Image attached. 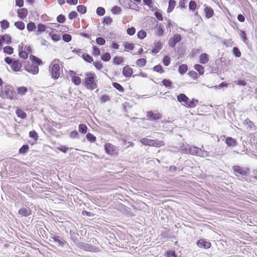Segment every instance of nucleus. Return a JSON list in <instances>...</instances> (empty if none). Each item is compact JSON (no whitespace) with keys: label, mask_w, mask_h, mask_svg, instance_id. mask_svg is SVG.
I'll return each instance as SVG.
<instances>
[{"label":"nucleus","mask_w":257,"mask_h":257,"mask_svg":"<svg viewBox=\"0 0 257 257\" xmlns=\"http://www.w3.org/2000/svg\"><path fill=\"white\" fill-rule=\"evenodd\" d=\"M9 26V22L7 20H4L1 22V27L2 29L6 30L8 29Z\"/></svg>","instance_id":"nucleus-42"},{"label":"nucleus","mask_w":257,"mask_h":257,"mask_svg":"<svg viewBox=\"0 0 257 257\" xmlns=\"http://www.w3.org/2000/svg\"><path fill=\"white\" fill-rule=\"evenodd\" d=\"M239 34L242 41L245 43H247L248 39L247 38L246 34L245 31L239 30Z\"/></svg>","instance_id":"nucleus-33"},{"label":"nucleus","mask_w":257,"mask_h":257,"mask_svg":"<svg viewBox=\"0 0 257 257\" xmlns=\"http://www.w3.org/2000/svg\"><path fill=\"white\" fill-rule=\"evenodd\" d=\"M79 131L82 134H86L87 131V127L84 124H80L78 126Z\"/></svg>","instance_id":"nucleus-40"},{"label":"nucleus","mask_w":257,"mask_h":257,"mask_svg":"<svg viewBox=\"0 0 257 257\" xmlns=\"http://www.w3.org/2000/svg\"><path fill=\"white\" fill-rule=\"evenodd\" d=\"M123 61V58L120 56H115L113 58V62L115 65H119Z\"/></svg>","instance_id":"nucleus-34"},{"label":"nucleus","mask_w":257,"mask_h":257,"mask_svg":"<svg viewBox=\"0 0 257 257\" xmlns=\"http://www.w3.org/2000/svg\"><path fill=\"white\" fill-rule=\"evenodd\" d=\"M204 13L205 14V17L207 19H209L213 16L214 11L211 7L207 6L204 8Z\"/></svg>","instance_id":"nucleus-17"},{"label":"nucleus","mask_w":257,"mask_h":257,"mask_svg":"<svg viewBox=\"0 0 257 257\" xmlns=\"http://www.w3.org/2000/svg\"><path fill=\"white\" fill-rule=\"evenodd\" d=\"M194 68L200 75H203L204 74V67L202 65L196 64L194 65Z\"/></svg>","instance_id":"nucleus-35"},{"label":"nucleus","mask_w":257,"mask_h":257,"mask_svg":"<svg viewBox=\"0 0 257 257\" xmlns=\"http://www.w3.org/2000/svg\"><path fill=\"white\" fill-rule=\"evenodd\" d=\"M31 212L32 211L30 208L27 206H23L18 211L19 215L25 217L30 215L31 214Z\"/></svg>","instance_id":"nucleus-11"},{"label":"nucleus","mask_w":257,"mask_h":257,"mask_svg":"<svg viewBox=\"0 0 257 257\" xmlns=\"http://www.w3.org/2000/svg\"><path fill=\"white\" fill-rule=\"evenodd\" d=\"M14 49L11 46H6L4 48V52L6 54L11 55L13 53Z\"/></svg>","instance_id":"nucleus-44"},{"label":"nucleus","mask_w":257,"mask_h":257,"mask_svg":"<svg viewBox=\"0 0 257 257\" xmlns=\"http://www.w3.org/2000/svg\"><path fill=\"white\" fill-rule=\"evenodd\" d=\"M163 25L160 24L157 27L156 31L155 32L156 35L158 36H162L164 33Z\"/></svg>","instance_id":"nucleus-29"},{"label":"nucleus","mask_w":257,"mask_h":257,"mask_svg":"<svg viewBox=\"0 0 257 257\" xmlns=\"http://www.w3.org/2000/svg\"><path fill=\"white\" fill-rule=\"evenodd\" d=\"M126 32L128 35L133 36L136 33V29L134 27L129 28L127 29Z\"/></svg>","instance_id":"nucleus-62"},{"label":"nucleus","mask_w":257,"mask_h":257,"mask_svg":"<svg viewBox=\"0 0 257 257\" xmlns=\"http://www.w3.org/2000/svg\"><path fill=\"white\" fill-rule=\"evenodd\" d=\"M112 86L119 92H122L124 91L123 87L118 83L113 82L112 83Z\"/></svg>","instance_id":"nucleus-45"},{"label":"nucleus","mask_w":257,"mask_h":257,"mask_svg":"<svg viewBox=\"0 0 257 257\" xmlns=\"http://www.w3.org/2000/svg\"><path fill=\"white\" fill-rule=\"evenodd\" d=\"M176 6V2L174 0H169V6L167 9V12L168 13H171L174 9Z\"/></svg>","instance_id":"nucleus-27"},{"label":"nucleus","mask_w":257,"mask_h":257,"mask_svg":"<svg viewBox=\"0 0 257 257\" xmlns=\"http://www.w3.org/2000/svg\"><path fill=\"white\" fill-rule=\"evenodd\" d=\"M22 65L20 60H14L11 67L14 72H18L21 70Z\"/></svg>","instance_id":"nucleus-13"},{"label":"nucleus","mask_w":257,"mask_h":257,"mask_svg":"<svg viewBox=\"0 0 257 257\" xmlns=\"http://www.w3.org/2000/svg\"><path fill=\"white\" fill-rule=\"evenodd\" d=\"M62 39L65 42H69L72 39V37L70 34H64L62 36Z\"/></svg>","instance_id":"nucleus-49"},{"label":"nucleus","mask_w":257,"mask_h":257,"mask_svg":"<svg viewBox=\"0 0 257 257\" xmlns=\"http://www.w3.org/2000/svg\"><path fill=\"white\" fill-rule=\"evenodd\" d=\"M140 142L145 146H153L159 147L164 145L163 141L159 140H151L147 138H143L141 139Z\"/></svg>","instance_id":"nucleus-5"},{"label":"nucleus","mask_w":257,"mask_h":257,"mask_svg":"<svg viewBox=\"0 0 257 257\" xmlns=\"http://www.w3.org/2000/svg\"><path fill=\"white\" fill-rule=\"evenodd\" d=\"M197 245L199 247L207 249L210 247L211 243L204 239H200L197 242Z\"/></svg>","instance_id":"nucleus-12"},{"label":"nucleus","mask_w":257,"mask_h":257,"mask_svg":"<svg viewBox=\"0 0 257 257\" xmlns=\"http://www.w3.org/2000/svg\"><path fill=\"white\" fill-rule=\"evenodd\" d=\"M123 46L124 47V50L125 51H127V52L133 50L134 48V44L132 43L127 42H124Z\"/></svg>","instance_id":"nucleus-25"},{"label":"nucleus","mask_w":257,"mask_h":257,"mask_svg":"<svg viewBox=\"0 0 257 257\" xmlns=\"http://www.w3.org/2000/svg\"><path fill=\"white\" fill-rule=\"evenodd\" d=\"M16 114L18 117L22 119H25L27 117L26 113L20 109H18L16 111Z\"/></svg>","instance_id":"nucleus-30"},{"label":"nucleus","mask_w":257,"mask_h":257,"mask_svg":"<svg viewBox=\"0 0 257 257\" xmlns=\"http://www.w3.org/2000/svg\"><path fill=\"white\" fill-rule=\"evenodd\" d=\"M153 70L157 72H159L160 73H163L164 72V70L160 65H158L154 67Z\"/></svg>","instance_id":"nucleus-57"},{"label":"nucleus","mask_w":257,"mask_h":257,"mask_svg":"<svg viewBox=\"0 0 257 257\" xmlns=\"http://www.w3.org/2000/svg\"><path fill=\"white\" fill-rule=\"evenodd\" d=\"M196 3L194 1H191L189 4V8L190 10L194 11L196 9Z\"/></svg>","instance_id":"nucleus-59"},{"label":"nucleus","mask_w":257,"mask_h":257,"mask_svg":"<svg viewBox=\"0 0 257 257\" xmlns=\"http://www.w3.org/2000/svg\"><path fill=\"white\" fill-rule=\"evenodd\" d=\"M93 55L94 56H98L100 54V51L98 48L96 46H92Z\"/></svg>","instance_id":"nucleus-61"},{"label":"nucleus","mask_w":257,"mask_h":257,"mask_svg":"<svg viewBox=\"0 0 257 257\" xmlns=\"http://www.w3.org/2000/svg\"><path fill=\"white\" fill-rule=\"evenodd\" d=\"M232 169L234 172L244 176L247 175L249 171L247 168L239 166H233Z\"/></svg>","instance_id":"nucleus-9"},{"label":"nucleus","mask_w":257,"mask_h":257,"mask_svg":"<svg viewBox=\"0 0 257 257\" xmlns=\"http://www.w3.org/2000/svg\"><path fill=\"white\" fill-rule=\"evenodd\" d=\"M77 10L79 13L84 14L86 12V7L83 5H79L77 7Z\"/></svg>","instance_id":"nucleus-46"},{"label":"nucleus","mask_w":257,"mask_h":257,"mask_svg":"<svg viewBox=\"0 0 257 257\" xmlns=\"http://www.w3.org/2000/svg\"><path fill=\"white\" fill-rule=\"evenodd\" d=\"M133 73V69L128 65L124 66L122 69V74L126 77H131Z\"/></svg>","instance_id":"nucleus-15"},{"label":"nucleus","mask_w":257,"mask_h":257,"mask_svg":"<svg viewBox=\"0 0 257 257\" xmlns=\"http://www.w3.org/2000/svg\"><path fill=\"white\" fill-rule=\"evenodd\" d=\"M86 77L85 78V86L90 90H94L97 87L96 76L94 73L92 72H86L85 73Z\"/></svg>","instance_id":"nucleus-1"},{"label":"nucleus","mask_w":257,"mask_h":257,"mask_svg":"<svg viewBox=\"0 0 257 257\" xmlns=\"http://www.w3.org/2000/svg\"><path fill=\"white\" fill-rule=\"evenodd\" d=\"M105 9L102 7H99L97 8L96 9V14L98 16H103L105 14Z\"/></svg>","instance_id":"nucleus-51"},{"label":"nucleus","mask_w":257,"mask_h":257,"mask_svg":"<svg viewBox=\"0 0 257 257\" xmlns=\"http://www.w3.org/2000/svg\"><path fill=\"white\" fill-rule=\"evenodd\" d=\"M105 152L110 155L115 156L118 154L116 147L110 143H106L104 145Z\"/></svg>","instance_id":"nucleus-6"},{"label":"nucleus","mask_w":257,"mask_h":257,"mask_svg":"<svg viewBox=\"0 0 257 257\" xmlns=\"http://www.w3.org/2000/svg\"><path fill=\"white\" fill-rule=\"evenodd\" d=\"M15 26L20 30H23L25 29V24L22 21H18L15 23Z\"/></svg>","instance_id":"nucleus-38"},{"label":"nucleus","mask_w":257,"mask_h":257,"mask_svg":"<svg viewBox=\"0 0 257 257\" xmlns=\"http://www.w3.org/2000/svg\"><path fill=\"white\" fill-rule=\"evenodd\" d=\"M163 62L164 64L167 66L170 64V59L168 56H165L163 58Z\"/></svg>","instance_id":"nucleus-63"},{"label":"nucleus","mask_w":257,"mask_h":257,"mask_svg":"<svg viewBox=\"0 0 257 257\" xmlns=\"http://www.w3.org/2000/svg\"><path fill=\"white\" fill-rule=\"evenodd\" d=\"M121 11V9L117 6H113L111 9V12L114 15L119 14Z\"/></svg>","instance_id":"nucleus-41"},{"label":"nucleus","mask_w":257,"mask_h":257,"mask_svg":"<svg viewBox=\"0 0 257 257\" xmlns=\"http://www.w3.org/2000/svg\"><path fill=\"white\" fill-rule=\"evenodd\" d=\"M148 120L155 121L162 118V115L159 113H154L152 111H148L147 113Z\"/></svg>","instance_id":"nucleus-10"},{"label":"nucleus","mask_w":257,"mask_h":257,"mask_svg":"<svg viewBox=\"0 0 257 257\" xmlns=\"http://www.w3.org/2000/svg\"><path fill=\"white\" fill-rule=\"evenodd\" d=\"M72 82L76 85H78L81 83V78L76 75H73L71 78Z\"/></svg>","instance_id":"nucleus-36"},{"label":"nucleus","mask_w":257,"mask_h":257,"mask_svg":"<svg viewBox=\"0 0 257 257\" xmlns=\"http://www.w3.org/2000/svg\"><path fill=\"white\" fill-rule=\"evenodd\" d=\"M112 22V19L109 17H105L103 19V23L106 25H109Z\"/></svg>","instance_id":"nucleus-58"},{"label":"nucleus","mask_w":257,"mask_h":257,"mask_svg":"<svg viewBox=\"0 0 257 257\" xmlns=\"http://www.w3.org/2000/svg\"><path fill=\"white\" fill-rule=\"evenodd\" d=\"M86 137L87 140L91 143H94L96 141V137L91 133H88Z\"/></svg>","instance_id":"nucleus-43"},{"label":"nucleus","mask_w":257,"mask_h":257,"mask_svg":"<svg viewBox=\"0 0 257 257\" xmlns=\"http://www.w3.org/2000/svg\"><path fill=\"white\" fill-rule=\"evenodd\" d=\"M83 249L86 251H95L97 248L93 245H92L88 243H85L83 246Z\"/></svg>","instance_id":"nucleus-23"},{"label":"nucleus","mask_w":257,"mask_h":257,"mask_svg":"<svg viewBox=\"0 0 257 257\" xmlns=\"http://www.w3.org/2000/svg\"><path fill=\"white\" fill-rule=\"evenodd\" d=\"M96 43L99 45H104L105 43V40L102 37H98L96 39Z\"/></svg>","instance_id":"nucleus-55"},{"label":"nucleus","mask_w":257,"mask_h":257,"mask_svg":"<svg viewBox=\"0 0 257 257\" xmlns=\"http://www.w3.org/2000/svg\"><path fill=\"white\" fill-rule=\"evenodd\" d=\"M51 238L52 240L57 242L58 244L61 247H63L65 245H68L67 243L60 236L53 234L51 236Z\"/></svg>","instance_id":"nucleus-8"},{"label":"nucleus","mask_w":257,"mask_h":257,"mask_svg":"<svg viewBox=\"0 0 257 257\" xmlns=\"http://www.w3.org/2000/svg\"><path fill=\"white\" fill-rule=\"evenodd\" d=\"M15 94L16 93L14 90L13 87L12 86L7 85L4 90H1L0 96L3 98H7L12 100L14 98Z\"/></svg>","instance_id":"nucleus-4"},{"label":"nucleus","mask_w":257,"mask_h":257,"mask_svg":"<svg viewBox=\"0 0 257 257\" xmlns=\"http://www.w3.org/2000/svg\"><path fill=\"white\" fill-rule=\"evenodd\" d=\"M225 143L229 147H234L237 145L236 140L231 137H227L226 139Z\"/></svg>","instance_id":"nucleus-22"},{"label":"nucleus","mask_w":257,"mask_h":257,"mask_svg":"<svg viewBox=\"0 0 257 257\" xmlns=\"http://www.w3.org/2000/svg\"><path fill=\"white\" fill-rule=\"evenodd\" d=\"M17 93L21 95H25L28 91V89L25 86L19 87L17 89Z\"/></svg>","instance_id":"nucleus-26"},{"label":"nucleus","mask_w":257,"mask_h":257,"mask_svg":"<svg viewBox=\"0 0 257 257\" xmlns=\"http://www.w3.org/2000/svg\"><path fill=\"white\" fill-rule=\"evenodd\" d=\"M29 137L35 140H37L38 138V134L35 131H32L29 132Z\"/></svg>","instance_id":"nucleus-60"},{"label":"nucleus","mask_w":257,"mask_h":257,"mask_svg":"<svg viewBox=\"0 0 257 257\" xmlns=\"http://www.w3.org/2000/svg\"><path fill=\"white\" fill-rule=\"evenodd\" d=\"M27 28L28 31L32 32L36 28V26L34 22H31L27 24Z\"/></svg>","instance_id":"nucleus-39"},{"label":"nucleus","mask_w":257,"mask_h":257,"mask_svg":"<svg viewBox=\"0 0 257 257\" xmlns=\"http://www.w3.org/2000/svg\"><path fill=\"white\" fill-rule=\"evenodd\" d=\"M28 15V11L25 8H22L18 10V17L21 19H23L25 18Z\"/></svg>","instance_id":"nucleus-18"},{"label":"nucleus","mask_w":257,"mask_h":257,"mask_svg":"<svg viewBox=\"0 0 257 257\" xmlns=\"http://www.w3.org/2000/svg\"><path fill=\"white\" fill-rule=\"evenodd\" d=\"M181 36L180 34H176L171 37L168 41V45L171 48H175L176 45L181 40Z\"/></svg>","instance_id":"nucleus-7"},{"label":"nucleus","mask_w":257,"mask_h":257,"mask_svg":"<svg viewBox=\"0 0 257 257\" xmlns=\"http://www.w3.org/2000/svg\"><path fill=\"white\" fill-rule=\"evenodd\" d=\"M199 154L198 156L201 157L205 158V157H210L211 156L210 155L209 152H208L207 151H205V150H202L201 149H200V152H199Z\"/></svg>","instance_id":"nucleus-37"},{"label":"nucleus","mask_w":257,"mask_h":257,"mask_svg":"<svg viewBox=\"0 0 257 257\" xmlns=\"http://www.w3.org/2000/svg\"><path fill=\"white\" fill-rule=\"evenodd\" d=\"M162 82L163 85H164L166 87H171V84H172V82L171 80L166 79H163Z\"/></svg>","instance_id":"nucleus-53"},{"label":"nucleus","mask_w":257,"mask_h":257,"mask_svg":"<svg viewBox=\"0 0 257 257\" xmlns=\"http://www.w3.org/2000/svg\"><path fill=\"white\" fill-rule=\"evenodd\" d=\"M29 150V146L28 145H24L20 148L19 153L20 154H24L26 153Z\"/></svg>","instance_id":"nucleus-31"},{"label":"nucleus","mask_w":257,"mask_h":257,"mask_svg":"<svg viewBox=\"0 0 257 257\" xmlns=\"http://www.w3.org/2000/svg\"><path fill=\"white\" fill-rule=\"evenodd\" d=\"M26 70L27 72L31 73L33 74H37L39 72V67L35 64H33L27 67Z\"/></svg>","instance_id":"nucleus-14"},{"label":"nucleus","mask_w":257,"mask_h":257,"mask_svg":"<svg viewBox=\"0 0 257 257\" xmlns=\"http://www.w3.org/2000/svg\"><path fill=\"white\" fill-rule=\"evenodd\" d=\"M0 40L2 42H5L6 44H10L12 42V38L8 34H5L0 36Z\"/></svg>","instance_id":"nucleus-20"},{"label":"nucleus","mask_w":257,"mask_h":257,"mask_svg":"<svg viewBox=\"0 0 257 257\" xmlns=\"http://www.w3.org/2000/svg\"><path fill=\"white\" fill-rule=\"evenodd\" d=\"M155 47L152 49V52L153 53H158L163 47V44L160 42H157L154 43Z\"/></svg>","instance_id":"nucleus-19"},{"label":"nucleus","mask_w":257,"mask_h":257,"mask_svg":"<svg viewBox=\"0 0 257 257\" xmlns=\"http://www.w3.org/2000/svg\"><path fill=\"white\" fill-rule=\"evenodd\" d=\"M200 148H199L195 146H191L189 147V154L192 155L199 156V152L200 151Z\"/></svg>","instance_id":"nucleus-16"},{"label":"nucleus","mask_w":257,"mask_h":257,"mask_svg":"<svg viewBox=\"0 0 257 257\" xmlns=\"http://www.w3.org/2000/svg\"><path fill=\"white\" fill-rule=\"evenodd\" d=\"M146 32L144 31L141 30L138 32L137 36L140 39H143L146 37Z\"/></svg>","instance_id":"nucleus-54"},{"label":"nucleus","mask_w":257,"mask_h":257,"mask_svg":"<svg viewBox=\"0 0 257 257\" xmlns=\"http://www.w3.org/2000/svg\"><path fill=\"white\" fill-rule=\"evenodd\" d=\"M66 20V18L65 16L62 14H60L58 15L57 17V21L58 23H63L65 22Z\"/></svg>","instance_id":"nucleus-56"},{"label":"nucleus","mask_w":257,"mask_h":257,"mask_svg":"<svg viewBox=\"0 0 257 257\" xmlns=\"http://www.w3.org/2000/svg\"><path fill=\"white\" fill-rule=\"evenodd\" d=\"M93 65L97 70H101L103 68L102 64L98 61L93 62Z\"/></svg>","instance_id":"nucleus-64"},{"label":"nucleus","mask_w":257,"mask_h":257,"mask_svg":"<svg viewBox=\"0 0 257 257\" xmlns=\"http://www.w3.org/2000/svg\"><path fill=\"white\" fill-rule=\"evenodd\" d=\"M38 30L36 32V35H39L40 34L42 33V32L45 31L46 29V26L43 24H39L38 25Z\"/></svg>","instance_id":"nucleus-24"},{"label":"nucleus","mask_w":257,"mask_h":257,"mask_svg":"<svg viewBox=\"0 0 257 257\" xmlns=\"http://www.w3.org/2000/svg\"><path fill=\"white\" fill-rule=\"evenodd\" d=\"M60 62V61L59 59H55L51 64L52 67L50 72L51 77L54 79H57L60 76V66L59 65V63Z\"/></svg>","instance_id":"nucleus-3"},{"label":"nucleus","mask_w":257,"mask_h":257,"mask_svg":"<svg viewBox=\"0 0 257 257\" xmlns=\"http://www.w3.org/2000/svg\"><path fill=\"white\" fill-rule=\"evenodd\" d=\"M146 60L144 58H141L136 61V64L140 67H143L146 64Z\"/></svg>","instance_id":"nucleus-47"},{"label":"nucleus","mask_w":257,"mask_h":257,"mask_svg":"<svg viewBox=\"0 0 257 257\" xmlns=\"http://www.w3.org/2000/svg\"><path fill=\"white\" fill-rule=\"evenodd\" d=\"M177 100L179 102L184 103V105L187 108H194L196 106L197 99L190 100L185 94L181 93L177 96Z\"/></svg>","instance_id":"nucleus-2"},{"label":"nucleus","mask_w":257,"mask_h":257,"mask_svg":"<svg viewBox=\"0 0 257 257\" xmlns=\"http://www.w3.org/2000/svg\"><path fill=\"white\" fill-rule=\"evenodd\" d=\"M208 61V55L206 53H202L199 56V62L202 64H206Z\"/></svg>","instance_id":"nucleus-21"},{"label":"nucleus","mask_w":257,"mask_h":257,"mask_svg":"<svg viewBox=\"0 0 257 257\" xmlns=\"http://www.w3.org/2000/svg\"><path fill=\"white\" fill-rule=\"evenodd\" d=\"M82 57L83 59L88 63H91L93 61L92 57L89 54H83Z\"/></svg>","instance_id":"nucleus-50"},{"label":"nucleus","mask_w":257,"mask_h":257,"mask_svg":"<svg viewBox=\"0 0 257 257\" xmlns=\"http://www.w3.org/2000/svg\"><path fill=\"white\" fill-rule=\"evenodd\" d=\"M110 58H111L110 54L108 52L105 53L101 56V59L103 61H105V62L108 61L110 59Z\"/></svg>","instance_id":"nucleus-48"},{"label":"nucleus","mask_w":257,"mask_h":257,"mask_svg":"<svg viewBox=\"0 0 257 257\" xmlns=\"http://www.w3.org/2000/svg\"><path fill=\"white\" fill-rule=\"evenodd\" d=\"M31 59L33 63H35V64H37L38 65H40L42 64V61L37 57L35 56H31Z\"/></svg>","instance_id":"nucleus-32"},{"label":"nucleus","mask_w":257,"mask_h":257,"mask_svg":"<svg viewBox=\"0 0 257 257\" xmlns=\"http://www.w3.org/2000/svg\"><path fill=\"white\" fill-rule=\"evenodd\" d=\"M232 52L236 57H239L241 56V52L237 47H233Z\"/></svg>","instance_id":"nucleus-52"},{"label":"nucleus","mask_w":257,"mask_h":257,"mask_svg":"<svg viewBox=\"0 0 257 257\" xmlns=\"http://www.w3.org/2000/svg\"><path fill=\"white\" fill-rule=\"evenodd\" d=\"M188 70V66L186 64H182L178 68L179 72L183 75L185 74Z\"/></svg>","instance_id":"nucleus-28"}]
</instances>
